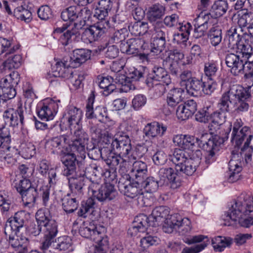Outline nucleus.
<instances>
[{"mask_svg":"<svg viewBox=\"0 0 253 253\" xmlns=\"http://www.w3.org/2000/svg\"><path fill=\"white\" fill-rule=\"evenodd\" d=\"M156 36L154 38L166 40V37L168 33V30L164 26L163 22H158L156 24L153 25Z\"/></svg>","mask_w":253,"mask_h":253,"instance_id":"59","label":"nucleus"},{"mask_svg":"<svg viewBox=\"0 0 253 253\" xmlns=\"http://www.w3.org/2000/svg\"><path fill=\"white\" fill-rule=\"evenodd\" d=\"M113 5L112 0H99L95 8L94 17L100 20H106L105 18L108 16Z\"/></svg>","mask_w":253,"mask_h":253,"instance_id":"29","label":"nucleus"},{"mask_svg":"<svg viewBox=\"0 0 253 253\" xmlns=\"http://www.w3.org/2000/svg\"><path fill=\"white\" fill-rule=\"evenodd\" d=\"M67 137L65 135H60L49 139L47 142L48 147L52 150L53 153L63 154L65 156L68 154H75L69 151Z\"/></svg>","mask_w":253,"mask_h":253,"instance_id":"19","label":"nucleus"},{"mask_svg":"<svg viewBox=\"0 0 253 253\" xmlns=\"http://www.w3.org/2000/svg\"><path fill=\"white\" fill-rule=\"evenodd\" d=\"M202 86H204V82L201 79L196 77L189 82L185 86L187 92L190 95L197 96L202 94Z\"/></svg>","mask_w":253,"mask_h":253,"instance_id":"38","label":"nucleus"},{"mask_svg":"<svg viewBox=\"0 0 253 253\" xmlns=\"http://www.w3.org/2000/svg\"><path fill=\"white\" fill-rule=\"evenodd\" d=\"M90 58L88 50L85 49H76L73 51V56L70 58V66L74 68L79 67Z\"/></svg>","mask_w":253,"mask_h":253,"instance_id":"35","label":"nucleus"},{"mask_svg":"<svg viewBox=\"0 0 253 253\" xmlns=\"http://www.w3.org/2000/svg\"><path fill=\"white\" fill-rule=\"evenodd\" d=\"M71 239L68 236H62L58 238L57 244L55 249L60 251H66L71 246Z\"/></svg>","mask_w":253,"mask_h":253,"instance_id":"62","label":"nucleus"},{"mask_svg":"<svg viewBox=\"0 0 253 253\" xmlns=\"http://www.w3.org/2000/svg\"><path fill=\"white\" fill-rule=\"evenodd\" d=\"M6 239L14 250L15 253H28L30 247L29 239L22 235L10 233L8 228L4 232Z\"/></svg>","mask_w":253,"mask_h":253,"instance_id":"14","label":"nucleus"},{"mask_svg":"<svg viewBox=\"0 0 253 253\" xmlns=\"http://www.w3.org/2000/svg\"><path fill=\"white\" fill-rule=\"evenodd\" d=\"M163 66L167 67L170 74L175 76H178L180 73V67L179 63L165 59L163 61Z\"/></svg>","mask_w":253,"mask_h":253,"instance_id":"58","label":"nucleus"},{"mask_svg":"<svg viewBox=\"0 0 253 253\" xmlns=\"http://www.w3.org/2000/svg\"><path fill=\"white\" fill-rule=\"evenodd\" d=\"M92 12L85 6H77V20L78 22L83 26H85L86 22L90 20L91 17Z\"/></svg>","mask_w":253,"mask_h":253,"instance_id":"46","label":"nucleus"},{"mask_svg":"<svg viewBox=\"0 0 253 253\" xmlns=\"http://www.w3.org/2000/svg\"><path fill=\"white\" fill-rule=\"evenodd\" d=\"M19 113L15 111L13 108H9L4 112L3 118L7 123H9L10 126H16L18 125V121L16 118L17 114Z\"/></svg>","mask_w":253,"mask_h":253,"instance_id":"54","label":"nucleus"},{"mask_svg":"<svg viewBox=\"0 0 253 253\" xmlns=\"http://www.w3.org/2000/svg\"><path fill=\"white\" fill-rule=\"evenodd\" d=\"M95 204L94 199L92 198H89L86 201L82 202L81 207L78 211V215L81 217H86V213L93 211Z\"/></svg>","mask_w":253,"mask_h":253,"instance_id":"48","label":"nucleus"},{"mask_svg":"<svg viewBox=\"0 0 253 253\" xmlns=\"http://www.w3.org/2000/svg\"><path fill=\"white\" fill-rule=\"evenodd\" d=\"M13 14L17 19L26 23L30 22L32 19L31 12L22 6L16 7L14 10Z\"/></svg>","mask_w":253,"mask_h":253,"instance_id":"49","label":"nucleus"},{"mask_svg":"<svg viewBox=\"0 0 253 253\" xmlns=\"http://www.w3.org/2000/svg\"><path fill=\"white\" fill-rule=\"evenodd\" d=\"M118 136V135L114 138L107 135L103 137V141L107 145V148L110 146L111 152H114L122 157L126 156L131 149L130 139L127 134Z\"/></svg>","mask_w":253,"mask_h":253,"instance_id":"10","label":"nucleus"},{"mask_svg":"<svg viewBox=\"0 0 253 253\" xmlns=\"http://www.w3.org/2000/svg\"><path fill=\"white\" fill-rule=\"evenodd\" d=\"M60 102L59 100L56 101L51 100L47 105L43 103L41 107L39 106L37 110L38 117L41 119L43 120L48 121L52 120L54 114L57 112L58 109L57 102Z\"/></svg>","mask_w":253,"mask_h":253,"instance_id":"24","label":"nucleus"},{"mask_svg":"<svg viewBox=\"0 0 253 253\" xmlns=\"http://www.w3.org/2000/svg\"><path fill=\"white\" fill-rule=\"evenodd\" d=\"M74 139L71 144H70L72 153L78 152L81 155L85 153V146L89 140L88 134L82 128L77 127L74 129Z\"/></svg>","mask_w":253,"mask_h":253,"instance_id":"15","label":"nucleus"},{"mask_svg":"<svg viewBox=\"0 0 253 253\" xmlns=\"http://www.w3.org/2000/svg\"><path fill=\"white\" fill-rule=\"evenodd\" d=\"M112 76L102 77L99 82V86L107 92V94L111 93L116 89V86L112 82Z\"/></svg>","mask_w":253,"mask_h":253,"instance_id":"53","label":"nucleus"},{"mask_svg":"<svg viewBox=\"0 0 253 253\" xmlns=\"http://www.w3.org/2000/svg\"><path fill=\"white\" fill-rule=\"evenodd\" d=\"M213 111L212 106L211 105H205L202 109L198 111L195 115L196 121L207 123L210 120L211 112Z\"/></svg>","mask_w":253,"mask_h":253,"instance_id":"47","label":"nucleus"},{"mask_svg":"<svg viewBox=\"0 0 253 253\" xmlns=\"http://www.w3.org/2000/svg\"><path fill=\"white\" fill-rule=\"evenodd\" d=\"M49 193L50 190L47 186L41 188L39 192L35 187H34L24 192L20 195L25 206L32 208L36 205L40 194L42 196L43 205L47 207L49 200Z\"/></svg>","mask_w":253,"mask_h":253,"instance_id":"12","label":"nucleus"},{"mask_svg":"<svg viewBox=\"0 0 253 253\" xmlns=\"http://www.w3.org/2000/svg\"><path fill=\"white\" fill-rule=\"evenodd\" d=\"M228 166L229 169L228 181L232 183L236 182L240 179V173L242 170L241 162L231 159L229 162Z\"/></svg>","mask_w":253,"mask_h":253,"instance_id":"39","label":"nucleus"},{"mask_svg":"<svg viewBox=\"0 0 253 253\" xmlns=\"http://www.w3.org/2000/svg\"><path fill=\"white\" fill-rule=\"evenodd\" d=\"M88 157L92 160H98L102 157L101 149L99 146H96L93 144L86 146Z\"/></svg>","mask_w":253,"mask_h":253,"instance_id":"63","label":"nucleus"},{"mask_svg":"<svg viewBox=\"0 0 253 253\" xmlns=\"http://www.w3.org/2000/svg\"><path fill=\"white\" fill-rule=\"evenodd\" d=\"M96 229V227L94 224L89 223L87 226L84 224L80 227L79 233L83 237L96 240L97 236L99 237V234H101Z\"/></svg>","mask_w":253,"mask_h":253,"instance_id":"43","label":"nucleus"},{"mask_svg":"<svg viewBox=\"0 0 253 253\" xmlns=\"http://www.w3.org/2000/svg\"><path fill=\"white\" fill-rule=\"evenodd\" d=\"M192 154L191 157L188 158L186 153L184 150L175 149L174 151L176 159L174 158V161L177 162L178 169L182 170L183 167L186 173L192 175L196 171L197 168L200 164V161L202 156V153L200 150H191Z\"/></svg>","mask_w":253,"mask_h":253,"instance_id":"6","label":"nucleus"},{"mask_svg":"<svg viewBox=\"0 0 253 253\" xmlns=\"http://www.w3.org/2000/svg\"><path fill=\"white\" fill-rule=\"evenodd\" d=\"M240 54L228 53L225 58V63L230 68L231 72L234 76H238L244 69L245 61Z\"/></svg>","mask_w":253,"mask_h":253,"instance_id":"22","label":"nucleus"},{"mask_svg":"<svg viewBox=\"0 0 253 253\" xmlns=\"http://www.w3.org/2000/svg\"><path fill=\"white\" fill-rule=\"evenodd\" d=\"M128 78L134 81L144 83L148 86H153L154 81L161 82L167 85L171 83L170 76L165 69L158 66L154 67L152 73H149L148 68L145 66L133 68L129 72Z\"/></svg>","mask_w":253,"mask_h":253,"instance_id":"4","label":"nucleus"},{"mask_svg":"<svg viewBox=\"0 0 253 253\" xmlns=\"http://www.w3.org/2000/svg\"><path fill=\"white\" fill-rule=\"evenodd\" d=\"M156 224L150 219V216L148 217L144 214H140L135 217L133 225L128 229L127 233L131 236H134L138 232H145L148 226L156 227Z\"/></svg>","mask_w":253,"mask_h":253,"instance_id":"17","label":"nucleus"},{"mask_svg":"<svg viewBox=\"0 0 253 253\" xmlns=\"http://www.w3.org/2000/svg\"><path fill=\"white\" fill-rule=\"evenodd\" d=\"M174 158L176 159V155L173 152L171 157V161L175 165L174 169L170 167L162 168L158 172L159 178L160 179V184L168 185L170 188L174 190L181 186V179L179 176L191 175L185 171L186 169L183 167L182 169L179 170L178 169L177 162L174 161Z\"/></svg>","mask_w":253,"mask_h":253,"instance_id":"5","label":"nucleus"},{"mask_svg":"<svg viewBox=\"0 0 253 253\" xmlns=\"http://www.w3.org/2000/svg\"><path fill=\"white\" fill-rule=\"evenodd\" d=\"M93 241L96 244L94 248L95 253H104L108 248L109 241L107 236L102 237L99 234L96 240Z\"/></svg>","mask_w":253,"mask_h":253,"instance_id":"52","label":"nucleus"},{"mask_svg":"<svg viewBox=\"0 0 253 253\" xmlns=\"http://www.w3.org/2000/svg\"><path fill=\"white\" fill-rule=\"evenodd\" d=\"M16 153L14 147H10L2 152L0 153V159L1 161L6 162L7 164H12L15 162L13 158V154Z\"/></svg>","mask_w":253,"mask_h":253,"instance_id":"60","label":"nucleus"},{"mask_svg":"<svg viewBox=\"0 0 253 253\" xmlns=\"http://www.w3.org/2000/svg\"><path fill=\"white\" fill-rule=\"evenodd\" d=\"M109 21L101 20L88 28L95 41L100 39L106 33L109 27Z\"/></svg>","mask_w":253,"mask_h":253,"instance_id":"37","label":"nucleus"},{"mask_svg":"<svg viewBox=\"0 0 253 253\" xmlns=\"http://www.w3.org/2000/svg\"><path fill=\"white\" fill-rule=\"evenodd\" d=\"M163 229L168 233H170L175 230L182 235H185L191 229V221L188 218H182L178 214H174L165 220Z\"/></svg>","mask_w":253,"mask_h":253,"instance_id":"11","label":"nucleus"},{"mask_svg":"<svg viewBox=\"0 0 253 253\" xmlns=\"http://www.w3.org/2000/svg\"><path fill=\"white\" fill-rule=\"evenodd\" d=\"M165 7L160 4H155L150 6L148 10L147 16L148 20L153 25L158 22H162L160 20L165 13Z\"/></svg>","mask_w":253,"mask_h":253,"instance_id":"34","label":"nucleus"},{"mask_svg":"<svg viewBox=\"0 0 253 253\" xmlns=\"http://www.w3.org/2000/svg\"><path fill=\"white\" fill-rule=\"evenodd\" d=\"M167 127L157 122L148 123L143 129V132L148 138H154L157 136H162L166 132Z\"/></svg>","mask_w":253,"mask_h":253,"instance_id":"28","label":"nucleus"},{"mask_svg":"<svg viewBox=\"0 0 253 253\" xmlns=\"http://www.w3.org/2000/svg\"><path fill=\"white\" fill-rule=\"evenodd\" d=\"M185 97V91L182 88H173L169 90L167 97V103L170 113L175 112V108L179 105Z\"/></svg>","mask_w":253,"mask_h":253,"instance_id":"21","label":"nucleus"},{"mask_svg":"<svg viewBox=\"0 0 253 253\" xmlns=\"http://www.w3.org/2000/svg\"><path fill=\"white\" fill-rule=\"evenodd\" d=\"M82 117L83 111L80 108L73 106L67 107L60 121L61 130L69 129L72 131L77 127L81 128Z\"/></svg>","mask_w":253,"mask_h":253,"instance_id":"9","label":"nucleus"},{"mask_svg":"<svg viewBox=\"0 0 253 253\" xmlns=\"http://www.w3.org/2000/svg\"><path fill=\"white\" fill-rule=\"evenodd\" d=\"M138 185L143 188L147 193H153L156 192L159 187L163 186L160 184V179L157 180L154 177H144L142 178V182H136Z\"/></svg>","mask_w":253,"mask_h":253,"instance_id":"36","label":"nucleus"},{"mask_svg":"<svg viewBox=\"0 0 253 253\" xmlns=\"http://www.w3.org/2000/svg\"><path fill=\"white\" fill-rule=\"evenodd\" d=\"M18 49V47L15 48L13 46L10 51L4 54L5 60L0 66V70L1 72L18 68L21 66L22 62V56L20 54H14V52Z\"/></svg>","mask_w":253,"mask_h":253,"instance_id":"20","label":"nucleus"},{"mask_svg":"<svg viewBox=\"0 0 253 253\" xmlns=\"http://www.w3.org/2000/svg\"><path fill=\"white\" fill-rule=\"evenodd\" d=\"M253 211V197L246 193H242L233 204L230 205L228 211L221 216L224 226H235L237 221L241 226L249 228L253 225V217L244 218Z\"/></svg>","mask_w":253,"mask_h":253,"instance_id":"3","label":"nucleus"},{"mask_svg":"<svg viewBox=\"0 0 253 253\" xmlns=\"http://www.w3.org/2000/svg\"><path fill=\"white\" fill-rule=\"evenodd\" d=\"M166 44V40H160L158 38H153L152 42L151 43V51L156 54H158L165 49Z\"/></svg>","mask_w":253,"mask_h":253,"instance_id":"57","label":"nucleus"},{"mask_svg":"<svg viewBox=\"0 0 253 253\" xmlns=\"http://www.w3.org/2000/svg\"><path fill=\"white\" fill-rule=\"evenodd\" d=\"M252 138L251 128L247 126H243L240 131L232 132L231 134V141L234 147H239L245 139H247L243 147L241 148V153L244 155L245 161L247 162L251 161V154L253 152V147L249 146Z\"/></svg>","mask_w":253,"mask_h":253,"instance_id":"8","label":"nucleus"},{"mask_svg":"<svg viewBox=\"0 0 253 253\" xmlns=\"http://www.w3.org/2000/svg\"><path fill=\"white\" fill-rule=\"evenodd\" d=\"M122 159L123 158L122 156L116 153H114V152H111L107 158L104 159V161L113 171H115L117 169V167L119 165L120 170L124 171L126 169H124V168L122 169L121 167V163L122 162Z\"/></svg>","mask_w":253,"mask_h":253,"instance_id":"44","label":"nucleus"},{"mask_svg":"<svg viewBox=\"0 0 253 253\" xmlns=\"http://www.w3.org/2000/svg\"><path fill=\"white\" fill-rule=\"evenodd\" d=\"M43 220L40 219V223L42 224L44 234L43 242L44 246H47L49 242H53L58 232V224L56 221L52 219L49 211L44 210Z\"/></svg>","mask_w":253,"mask_h":253,"instance_id":"13","label":"nucleus"},{"mask_svg":"<svg viewBox=\"0 0 253 253\" xmlns=\"http://www.w3.org/2000/svg\"><path fill=\"white\" fill-rule=\"evenodd\" d=\"M126 33L127 29L126 27H123L120 30L115 31L112 35L110 36L109 41L113 43H122L126 39Z\"/></svg>","mask_w":253,"mask_h":253,"instance_id":"56","label":"nucleus"},{"mask_svg":"<svg viewBox=\"0 0 253 253\" xmlns=\"http://www.w3.org/2000/svg\"><path fill=\"white\" fill-rule=\"evenodd\" d=\"M26 221L27 217L25 212L22 211H17L13 217H11L8 219L4 232L8 228L10 233L19 234L20 230L24 227Z\"/></svg>","mask_w":253,"mask_h":253,"instance_id":"18","label":"nucleus"},{"mask_svg":"<svg viewBox=\"0 0 253 253\" xmlns=\"http://www.w3.org/2000/svg\"><path fill=\"white\" fill-rule=\"evenodd\" d=\"M78 5L70 6L64 9L61 13L60 17L64 21L73 22L77 20Z\"/></svg>","mask_w":253,"mask_h":253,"instance_id":"50","label":"nucleus"},{"mask_svg":"<svg viewBox=\"0 0 253 253\" xmlns=\"http://www.w3.org/2000/svg\"><path fill=\"white\" fill-rule=\"evenodd\" d=\"M130 175H126V179H132L135 182H141L142 178L146 177L147 166L145 163L141 161L133 162Z\"/></svg>","mask_w":253,"mask_h":253,"instance_id":"23","label":"nucleus"},{"mask_svg":"<svg viewBox=\"0 0 253 253\" xmlns=\"http://www.w3.org/2000/svg\"><path fill=\"white\" fill-rule=\"evenodd\" d=\"M43 214L44 210L42 209L38 210L36 212L35 215L36 223H31L28 228V231L30 235L37 236L42 231L43 226L42 224L40 223V219L43 220V216H44Z\"/></svg>","mask_w":253,"mask_h":253,"instance_id":"41","label":"nucleus"},{"mask_svg":"<svg viewBox=\"0 0 253 253\" xmlns=\"http://www.w3.org/2000/svg\"><path fill=\"white\" fill-rule=\"evenodd\" d=\"M64 165L63 174L67 177L71 195L77 198H82L84 190L88 188L92 196L100 202L109 201L115 199L118 193L114 185L106 183L101 185L92 183L88 186L90 181L85 176L84 170L77 171L78 161L75 154H68L61 158Z\"/></svg>","mask_w":253,"mask_h":253,"instance_id":"1","label":"nucleus"},{"mask_svg":"<svg viewBox=\"0 0 253 253\" xmlns=\"http://www.w3.org/2000/svg\"><path fill=\"white\" fill-rule=\"evenodd\" d=\"M210 135L208 133L203 134L200 138H196L193 136L185 135L184 141L181 148L183 149L193 150L196 146L201 148L207 140Z\"/></svg>","mask_w":253,"mask_h":253,"instance_id":"31","label":"nucleus"},{"mask_svg":"<svg viewBox=\"0 0 253 253\" xmlns=\"http://www.w3.org/2000/svg\"><path fill=\"white\" fill-rule=\"evenodd\" d=\"M249 94L240 85H234L224 92L217 104L218 110L211 112L208 128L211 134L216 132L226 120L227 113L233 106L234 112L242 115L248 111Z\"/></svg>","mask_w":253,"mask_h":253,"instance_id":"2","label":"nucleus"},{"mask_svg":"<svg viewBox=\"0 0 253 253\" xmlns=\"http://www.w3.org/2000/svg\"><path fill=\"white\" fill-rule=\"evenodd\" d=\"M74 67L70 66V63L67 65L66 63L58 61L53 66L52 70L54 76L70 81L76 72L74 70Z\"/></svg>","mask_w":253,"mask_h":253,"instance_id":"26","label":"nucleus"},{"mask_svg":"<svg viewBox=\"0 0 253 253\" xmlns=\"http://www.w3.org/2000/svg\"><path fill=\"white\" fill-rule=\"evenodd\" d=\"M228 9V4L226 0H217L212 5L210 12L204 15H208L211 18H217L224 15Z\"/></svg>","mask_w":253,"mask_h":253,"instance_id":"32","label":"nucleus"},{"mask_svg":"<svg viewBox=\"0 0 253 253\" xmlns=\"http://www.w3.org/2000/svg\"><path fill=\"white\" fill-rule=\"evenodd\" d=\"M21 153L25 159H30L36 154V147L31 143L24 144L22 146Z\"/></svg>","mask_w":253,"mask_h":253,"instance_id":"61","label":"nucleus"},{"mask_svg":"<svg viewBox=\"0 0 253 253\" xmlns=\"http://www.w3.org/2000/svg\"><path fill=\"white\" fill-rule=\"evenodd\" d=\"M225 41L228 47L233 49L236 48L242 42L241 36L237 33V29L235 27H231L227 31Z\"/></svg>","mask_w":253,"mask_h":253,"instance_id":"40","label":"nucleus"},{"mask_svg":"<svg viewBox=\"0 0 253 253\" xmlns=\"http://www.w3.org/2000/svg\"><path fill=\"white\" fill-rule=\"evenodd\" d=\"M128 29L132 34L135 36L143 35L148 31V23L138 21L134 22L131 26H129Z\"/></svg>","mask_w":253,"mask_h":253,"instance_id":"51","label":"nucleus"},{"mask_svg":"<svg viewBox=\"0 0 253 253\" xmlns=\"http://www.w3.org/2000/svg\"><path fill=\"white\" fill-rule=\"evenodd\" d=\"M226 130H221L219 134L208 137L207 140L202 145L201 148L205 150L207 154L205 157V163L210 165L215 161V152L218 151L219 146L226 140L231 131V127Z\"/></svg>","mask_w":253,"mask_h":253,"instance_id":"7","label":"nucleus"},{"mask_svg":"<svg viewBox=\"0 0 253 253\" xmlns=\"http://www.w3.org/2000/svg\"><path fill=\"white\" fill-rule=\"evenodd\" d=\"M94 99V91H92L87 99L85 107V116L87 119H91L95 118V109L93 107Z\"/></svg>","mask_w":253,"mask_h":253,"instance_id":"55","label":"nucleus"},{"mask_svg":"<svg viewBox=\"0 0 253 253\" xmlns=\"http://www.w3.org/2000/svg\"><path fill=\"white\" fill-rule=\"evenodd\" d=\"M81 198L76 197H69V195L64 197L62 199V208L67 214L74 212L78 208L79 201Z\"/></svg>","mask_w":253,"mask_h":253,"instance_id":"42","label":"nucleus"},{"mask_svg":"<svg viewBox=\"0 0 253 253\" xmlns=\"http://www.w3.org/2000/svg\"><path fill=\"white\" fill-rule=\"evenodd\" d=\"M169 209L165 206H159L156 207L150 215V219L152 220L153 222L156 223V226H158L160 223H165V220L169 217Z\"/></svg>","mask_w":253,"mask_h":253,"instance_id":"33","label":"nucleus"},{"mask_svg":"<svg viewBox=\"0 0 253 253\" xmlns=\"http://www.w3.org/2000/svg\"><path fill=\"white\" fill-rule=\"evenodd\" d=\"M34 187L28 178H23L19 181L18 183H16L15 185L17 191L20 195Z\"/></svg>","mask_w":253,"mask_h":253,"instance_id":"64","label":"nucleus"},{"mask_svg":"<svg viewBox=\"0 0 253 253\" xmlns=\"http://www.w3.org/2000/svg\"><path fill=\"white\" fill-rule=\"evenodd\" d=\"M208 37L211 44L216 46L218 45L222 40V30L218 26H213L209 31Z\"/></svg>","mask_w":253,"mask_h":253,"instance_id":"45","label":"nucleus"},{"mask_svg":"<svg viewBox=\"0 0 253 253\" xmlns=\"http://www.w3.org/2000/svg\"><path fill=\"white\" fill-rule=\"evenodd\" d=\"M148 47V43L144 42L142 39H130L121 47L123 52L127 54L135 55L139 52L140 48L145 50Z\"/></svg>","mask_w":253,"mask_h":253,"instance_id":"27","label":"nucleus"},{"mask_svg":"<svg viewBox=\"0 0 253 253\" xmlns=\"http://www.w3.org/2000/svg\"><path fill=\"white\" fill-rule=\"evenodd\" d=\"M198 23L195 25L193 37L198 39L203 37L211 23V18L208 15L201 14L198 18Z\"/></svg>","mask_w":253,"mask_h":253,"instance_id":"30","label":"nucleus"},{"mask_svg":"<svg viewBox=\"0 0 253 253\" xmlns=\"http://www.w3.org/2000/svg\"><path fill=\"white\" fill-rule=\"evenodd\" d=\"M18 76L17 72H13L8 77L2 79L0 81V87L4 97L11 99L15 96L16 92L14 86L18 84L19 80H14L13 78H17Z\"/></svg>","mask_w":253,"mask_h":253,"instance_id":"16","label":"nucleus"},{"mask_svg":"<svg viewBox=\"0 0 253 253\" xmlns=\"http://www.w3.org/2000/svg\"><path fill=\"white\" fill-rule=\"evenodd\" d=\"M127 181L123 183L121 181L119 183V187L124 194L130 198L138 197L141 192L142 189L140 185H138L132 179H126Z\"/></svg>","mask_w":253,"mask_h":253,"instance_id":"25","label":"nucleus"}]
</instances>
